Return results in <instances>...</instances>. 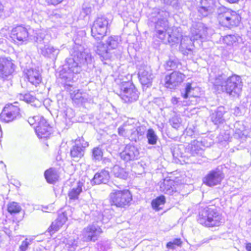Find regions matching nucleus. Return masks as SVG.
I'll return each mask as SVG.
<instances>
[{
    "label": "nucleus",
    "instance_id": "nucleus-25",
    "mask_svg": "<svg viewBox=\"0 0 251 251\" xmlns=\"http://www.w3.org/2000/svg\"><path fill=\"white\" fill-rule=\"evenodd\" d=\"M67 219V214L65 212L59 214L57 219L52 223L51 226L49 228V231L51 234L54 233L66 223Z\"/></svg>",
    "mask_w": 251,
    "mask_h": 251
},
{
    "label": "nucleus",
    "instance_id": "nucleus-5",
    "mask_svg": "<svg viewBox=\"0 0 251 251\" xmlns=\"http://www.w3.org/2000/svg\"><path fill=\"white\" fill-rule=\"evenodd\" d=\"M198 222L206 227L218 226L224 223L216 209L206 207L200 210Z\"/></svg>",
    "mask_w": 251,
    "mask_h": 251
},
{
    "label": "nucleus",
    "instance_id": "nucleus-18",
    "mask_svg": "<svg viewBox=\"0 0 251 251\" xmlns=\"http://www.w3.org/2000/svg\"><path fill=\"white\" fill-rule=\"evenodd\" d=\"M169 17V13L161 9L157 10L156 18L157 19L155 22V30H168L169 28V23L168 18Z\"/></svg>",
    "mask_w": 251,
    "mask_h": 251
},
{
    "label": "nucleus",
    "instance_id": "nucleus-7",
    "mask_svg": "<svg viewBox=\"0 0 251 251\" xmlns=\"http://www.w3.org/2000/svg\"><path fill=\"white\" fill-rule=\"evenodd\" d=\"M146 130V126H136L134 124L125 123L118 128L119 135L127 138L130 141L136 142L139 137L143 135Z\"/></svg>",
    "mask_w": 251,
    "mask_h": 251
},
{
    "label": "nucleus",
    "instance_id": "nucleus-8",
    "mask_svg": "<svg viewBox=\"0 0 251 251\" xmlns=\"http://www.w3.org/2000/svg\"><path fill=\"white\" fill-rule=\"evenodd\" d=\"M108 20L106 18L103 16L98 17L91 27L92 36L96 40H100L105 35Z\"/></svg>",
    "mask_w": 251,
    "mask_h": 251
},
{
    "label": "nucleus",
    "instance_id": "nucleus-6",
    "mask_svg": "<svg viewBox=\"0 0 251 251\" xmlns=\"http://www.w3.org/2000/svg\"><path fill=\"white\" fill-rule=\"evenodd\" d=\"M217 14L219 24L223 26L231 28L238 26L240 23V16L235 11L225 6L219 7L217 9Z\"/></svg>",
    "mask_w": 251,
    "mask_h": 251
},
{
    "label": "nucleus",
    "instance_id": "nucleus-36",
    "mask_svg": "<svg viewBox=\"0 0 251 251\" xmlns=\"http://www.w3.org/2000/svg\"><path fill=\"white\" fill-rule=\"evenodd\" d=\"M181 36H176L174 33L171 34L169 31H167V40H165L167 44L169 43L171 45H174L178 43L180 40Z\"/></svg>",
    "mask_w": 251,
    "mask_h": 251
},
{
    "label": "nucleus",
    "instance_id": "nucleus-42",
    "mask_svg": "<svg viewBox=\"0 0 251 251\" xmlns=\"http://www.w3.org/2000/svg\"><path fill=\"white\" fill-rule=\"evenodd\" d=\"M78 238L75 239H70L67 243V247L70 251H74L77 247Z\"/></svg>",
    "mask_w": 251,
    "mask_h": 251
},
{
    "label": "nucleus",
    "instance_id": "nucleus-56",
    "mask_svg": "<svg viewBox=\"0 0 251 251\" xmlns=\"http://www.w3.org/2000/svg\"><path fill=\"white\" fill-rule=\"evenodd\" d=\"M246 249L247 251H251V243H249L246 244Z\"/></svg>",
    "mask_w": 251,
    "mask_h": 251
},
{
    "label": "nucleus",
    "instance_id": "nucleus-19",
    "mask_svg": "<svg viewBox=\"0 0 251 251\" xmlns=\"http://www.w3.org/2000/svg\"><path fill=\"white\" fill-rule=\"evenodd\" d=\"M35 132L40 138H47L51 134V127L45 118H41L35 126Z\"/></svg>",
    "mask_w": 251,
    "mask_h": 251
},
{
    "label": "nucleus",
    "instance_id": "nucleus-27",
    "mask_svg": "<svg viewBox=\"0 0 251 251\" xmlns=\"http://www.w3.org/2000/svg\"><path fill=\"white\" fill-rule=\"evenodd\" d=\"M110 178L109 172L104 170L99 173L95 175L92 183L95 184H100V183L107 184L109 182Z\"/></svg>",
    "mask_w": 251,
    "mask_h": 251
},
{
    "label": "nucleus",
    "instance_id": "nucleus-31",
    "mask_svg": "<svg viewBox=\"0 0 251 251\" xmlns=\"http://www.w3.org/2000/svg\"><path fill=\"white\" fill-rule=\"evenodd\" d=\"M44 176L47 182L49 183L55 182L58 178L56 170L52 168L46 170L45 172Z\"/></svg>",
    "mask_w": 251,
    "mask_h": 251
},
{
    "label": "nucleus",
    "instance_id": "nucleus-10",
    "mask_svg": "<svg viewBox=\"0 0 251 251\" xmlns=\"http://www.w3.org/2000/svg\"><path fill=\"white\" fill-rule=\"evenodd\" d=\"M89 146L88 143L83 138L76 139L75 145L70 150V155L75 161H78L84 155L85 150Z\"/></svg>",
    "mask_w": 251,
    "mask_h": 251
},
{
    "label": "nucleus",
    "instance_id": "nucleus-48",
    "mask_svg": "<svg viewBox=\"0 0 251 251\" xmlns=\"http://www.w3.org/2000/svg\"><path fill=\"white\" fill-rule=\"evenodd\" d=\"M102 155L101 150L99 148H95L93 150V157L95 160H100Z\"/></svg>",
    "mask_w": 251,
    "mask_h": 251
},
{
    "label": "nucleus",
    "instance_id": "nucleus-40",
    "mask_svg": "<svg viewBox=\"0 0 251 251\" xmlns=\"http://www.w3.org/2000/svg\"><path fill=\"white\" fill-rule=\"evenodd\" d=\"M178 61L175 58H170L166 63L165 68L167 70H174L177 68Z\"/></svg>",
    "mask_w": 251,
    "mask_h": 251
},
{
    "label": "nucleus",
    "instance_id": "nucleus-43",
    "mask_svg": "<svg viewBox=\"0 0 251 251\" xmlns=\"http://www.w3.org/2000/svg\"><path fill=\"white\" fill-rule=\"evenodd\" d=\"M167 30H161L160 29L159 30H156V36L158 37L165 44H167V42H165V40H167Z\"/></svg>",
    "mask_w": 251,
    "mask_h": 251
},
{
    "label": "nucleus",
    "instance_id": "nucleus-58",
    "mask_svg": "<svg viewBox=\"0 0 251 251\" xmlns=\"http://www.w3.org/2000/svg\"><path fill=\"white\" fill-rule=\"evenodd\" d=\"M172 102L174 104H176L177 103V100L176 98H173L172 99Z\"/></svg>",
    "mask_w": 251,
    "mask_h": 251
},
{
    "label": "nucleus",
    "instance_id": "nucleus-49",
    "mask_svg": "<svg viewBox=\"0 0 251 251\" xmlns=\"http://www.w3.org/2000/svg\"><path fill=\"white\" fill-rule=\"evenodd\" d=\"M41 118H44L42 116H34L28 118V122L30 125H38V122L41 120Z\"/></svg>",
    "mask_w": 251,
    "mask_h": 251
},
{
    "label": "nucleus",
    "instance_id": "nucleus-47",
    "mask_svg": "<svg viewBox=\"0 0 251 251\" xmlns=\"http://www.w3.org/2000/svg\"><path fill=\"white\" fill-rule=\"evenodd\" d=\"M224 40L227 45L231 46L236 42V38L234 35H228L224 38Z\"/></svg>",
    "mask_w": 251,
    "mask_h": 251
},
{
    "label": "nucleus",
    "instance_id": "nucleus-45",
    "mask_svg": "<svg viewBox=\"0 0 251 251\" xmlns=\"http://www.w3.org/2000/svg\"><path fill=\"white\" fill-rule=\"evenodd\" d=\"M171 125L174 128L177 129L180 125V119L177 117H173L170 120Z\"/></svg>",
    "mask_w": 251,
    "mask_h": 251
},
{
    "label": "nucleus",
    "instance_id": "nucleus-28",
    "mask_svg": "<svg viewBox=\"0 0 251 251\" xmlns=\"http://www.w3.org/2000/svg\"><path fill=\"white\" fill-rule=\"evenodd\" d=\"M225 112V107H218L216 110L211 115V120L215 125L220 124L224 120L223 115Z\"/></svg>",
    "mask_w": 251,
    "mask_h": 251
},
{
    "label": "nucleus",
    "instance_id": "nucleus-24",
    "mask_svg": "<svg viewBox=\"0 0 251 251\" xmlns=\"http://www.w3.org/2000/svg\"><path fill=\"white\" fill-rule=\"evenodd\" d=\"M192 38L193 40L204 38L207 34V27L202 23H198L192 29Z\"/></svg>",
    "mask_w": 251,
    "mask_h": 251
},
{
    "label": "nucleus",
    "instance_id": "nucleus-55",
    "mask_svg": "<svg viewBox=\"0 0 251 251\" xmlns=\"http://www.w3.org/2000/svg\"><path fill=\"white\" fill-rule=\"evenodd\" d=\"M112 111H113L115 113V114H114L113 116L112 117V118L113 119H116L117 117H118L117 111L116 108L114 106H112Z\"/></svg>",
    "mask_w": 251,
    "mask_h": 251
},
{
    "label": "nucleus",
    "instance_id": "nucleus-30",
    "mask_svg": "<svg viewBox=\"0 0 251 251\" xmlns=\"http://www.w3.org/2000/svg\"><path fill=\"white\" fill-rule=\"evenodd\" d=\"M83 183L78 181L76 187L71 189L68 192V197L70 201H75L78 200L80 194L82 191Z\"/></svg>",
    "mask_w": 251,
    "mask_h": 251
},
{
    "label": "nucleus",
    "instance_id": "nucleus-20",
    "mask_svg": "<svg viewBox=\"0 0 251 251\" xmlns=\"http://www.w3.org/2000/svg\"><path fill=\"white\" fill-rule=\"evenodd\" d=\"M100 232L101 229L98 226H89L83 230V240L85 242L95 241Z\"/></svg>",
    "mask_w": 251,
    "mask_h": 251
},
{
    "label": "nucleus",
    "instance_id": "nucleus-44",
    "mask_svg": "<svg viewBox=\"0 0 251 251\" xmlns=\"http://www.w3.org/2000/svg\"><path fill=\"white\" fill-rule=\"evenodd\" d=\"M123 170L118 166H114L113 169V173L116 177L123 178L124 176L123 174Z\"/></svg>",
    "mask_w": 251,
    "mask_h": 251
},
{
    "label": "nucleus",
    "instance_id": "nucleus-26",
    "mask_svg": "<svg viewBox=\"0 0 251 251\" xmlns=\"http://www.w3.org/2000/svg\"><path fill=\"white\" fill-rule=\"evenodd\" d=\"M192 40H193L192 38L187 36L181 38L179 50L184 55H188L189 52L192 50Z\"/></svg>",
    "mask_w": 251,
    "mask_h": 251
},
{
    "label": "nucleus",
    "instance_id": "nucleus-15",
    "mask_svg": "<svg viewBox=\"0 0 251 251\" xmlns=\"http://www.w3.org/2000/svg\"><path fill=\"white\" fill-rule=\"evenodd\" d=\"M20 114V108L17 105L7 104L4 107L0 118L2 121L8 123L15 120Z\"/></svg>",
    "mask_w": 251,
    "mask_h": 251
},
{
    "label": "nucleus",
    "instance_id": "nucleus-16",
    "mask_svg": "<svg viewBox=\"0 0 251 251\" xmlns=\"http://www.w3.org/2000/svg\"><path fill=\"white\" fill-rule=\"evenodd\" d=\"M184 78V75L178 72H173L165 76L166 87L170 89H175L182 81Z\"/></svg>",
    "mask_w": 251,
    "mask_h": 251
},
{
    "label": "nucleus",
    "instance_id": "nucleus-23",
    "mask_svg": "<svg viewBox=\"0 0 251 251\" xmlns=\"http://www.w3.org/2000/svg\"><path fill=\"white\" fill-rule=\"evenodd\" d=\"M25 75L28 82L35 87H37L42 81L41 73L37 69L30 68L27 70Z\"/></svg>",
    "mask_w": 251,
    "mask_h": 251
},
{
    "label": "nucleus",
    "instance_id": "nucleus-33",
    "mask_svg": "<svg viewBox=\"0 0 251 251\" xmlns=\"http://www.w3.org/2000/svg\"><path fill=\"white\" fill-rule=\"evenodd\" d=\"M18 97L20 100H24L28 103H31L32 105L35 106L36 105V102H39L36 98L30 93H26L25 94H20Z\"/></svg>",
    "mask_w": 251,
    "mask_h": 251
},
{
    "label": "nucleus",
    "instance_id": "nucleus-1",
    "mask_svg": "<svg viewBox=\"0 0 251 251\" xmlns=\"http://www.w3.org/2000/svg\"><path fill=\"white\" fill-rule=\"evenodd\" d=\"M70 53L72 57L66 59L65 64L60 71L59 76L65 83L75 81L77 78L75 75L81 71V65L90 64L92 62V56L89 50L85 49L83 46L74 41ZM70 86V84H66Z\"/></svg>",
    "mask_w": 251,
    "mask_h": 251
},
{
    "label": "nucleus",
    "instance_id": "nucleus-54",
    "mask_svg": "<svg viewBox=\"0 0 251 251\" xmlns=\"http://www.w3.org/2000/svg\"><path fill=\"white\" fill-rule=\"evenodd\" d=\"M234 114L236 116H239L241 114V112L240 111V109L239 107H235L234 108Z\"/></svg>",
    "mask_w": 251,
    "mask_h": 251
},
{
    "label": "nucleus",
    "instance_id": "nucleus-21",
    "mask_svg": "<svg viewBox=\"0 0 251 251\" xmlns=\"http://www.w3.org/2000/svg\"><path fill=\"white\" fill-rule=\"evenodd\" d=\"M139 152L138 149L134 146L127 145L125 150L120 153V156L123 160L126 161L133 160L138 159Z\"/></svg>",
    "mask_w": 251,
    "mask_h": 251
},
{
    "label": "nucleus",
    "instance_id": "nucleus-50",
    "mask_svg": "<svg viewBox=\"0 0 251 251\" xmlns=\"http://www.w3.org/2000/svg\"><path fill=\"white\" fill-rule=\"evenodd\" d=\"M118 39L119 37L118 36L112 37L111 36V49H115L117 47Z\"/></svg>",
    "mask_w": 251,
    "mask_h": 251
},
{
    "label": "nucleus",
    "instance_id": "nucleus-39",
    "mask_svg": "<svg viewBox=\"0 0 251 251\" xmlns=\"http://www.w3.org/2000/svg\"><path fill=\"white\" fill-rule=\"evenodd\" d=\"M33 238H26L25 240L23 241L20 245L19 251H26L29 246H30L33 241Z\"/></svg>",
    "mask_w": 251,
    "mask_h": 251
},
{
    "label": "nucleus",
    "instance_id": "nucleus-22",
    "mask_svg": "<svg viewBox=\"0 0 251 251\" xmlns=\"http://www.w3.org/2000/svg\"><path fill=\"white\" fill-rule=\"evenodd\" d=\"M204 140L202 141L194 140L188 145L186 148V152L190 153L193 156L201 155L203 149V147L206 146L204 144ZM206 145V147H208Z\"/></svg>",
    "mask_w": 251,
    "mask_h": 251
},
{
    "label": "nucleus",
    "instance_id": "nucleus-13",
    "mask_svg": "<svg viewBox=\"0 0 251 251\" xmlns=\"http://www.w3.org/2000/svg\"><path fill=\"white\" fill-rule=\"evenodd\" d=\"M154 77L150 67L143 65L139 68L138 77L144 88L145 87L149 88L151 86Z\"/></svg>",
    "mask_w": 251,
    "mask_h": 251
},
{
    "label": "nucleus",
    "instance_id": "nucleus-29",
    "mask_svg": "<svg viewBox=\"0 0 251 251\" xmlns=\"http://www.w3.org/2000/svg\"><path fill=\"white\" fill-rule=\"evenodd\" d=\"M108 37L106 44H100L98 46L97 53L104 60H107L110 59V53L108 51V46H110V41Z\"/></svg>",
    "mask_w": 251,
    "mask_h": 251
},
{
    "label": "nucleus",
    "instance_id": "nucleus-41",
    "mask_svg": "<svg viewBox=\"0 0 251 251\" xmlns=\"http://www.w3.org/2000/svg\"><path fill=\"white\" fill-rule=\"evenodd\" d=\"M182 244V241L180 238H176L172 241H170L167 244L166 247L167 248L171 249H174L176 246H180Z\"/></svg>",
    "mask_w": 251,
    "mask_h": 251
},
{
    "label": "nucleus",
    "instance_id": "nucleus-35",
    "mask_svg": "<svg viewBox=\"0 0 251 251\" xmlns=\"http://www.w3.org/2000/svg\"><path fill=\"white\" fill-rule=\"evenodd\" d=\"M174 182L172 180L165 181L163 186H161V188L165 193L169 194H172L174 190L173 186H174Z\"/></svg>",
    "mask_w": 251,
    "mask_h": 251
},
{
    "label": "nucleus",
    "instance_id": "nucleus-59",
    "mask_svg": "<svg viewBox=\"0 0 251 251\" xmlns=\"http://www.w3.org/2000/svg\"><path fill=\"white\" fill-rule=\"evenodd\" d=\"M117 137V136L116 135H113L111 137L113 138V139H115Z\"/></svg>",
    "mask_w": 251,
    "mask_h": 251
},
{
    "label": "nucleus",
    "instance_id": "nucleus-46",
    "mask_svg": "<svg viewBox=\"0 0 251 251\" xmlns=\"http://www.w3.org/2000/svg\"><path fill=\"white\" fill-rule=\"evenodd\" d=\"M74 94H72V97L73 100H78L82 102L84 101V98L83 94H82L80 90H77L76 92L74 91Z\"/></svg>",
    "mask_w": 251,
    "mask_h": 251
},
{
    "label": "nucleus",
    "instance_id": "nucleus-12",
    "mask_svg": "<svg viewBox=\"0 0 251 251\" xmlns=\"http://www.w3.org/2000/svg\"><path fill=\"white\" fill-rule=\"evenodd\" d=\"M216 3V0H201L200 5L197 7L199 19L211 15L215 10Z\"/></svg>",
    "mask_w": 251,
    "mask_h": 251
},
{
    "label": "nucleus",
    "instance_id": "nucleus-34",
    "mask_svg": "<svg viewBox=\"0 0 251 251\" xmlns=\"http://www.w3.org/2000/svg\"><path fill=\"white\" fill-rule=\"evenodd\" d=\"M146 137L149 144L154 145L156 144L158 137L153 129L150 128L148 130Z\"/></svg>",
    "mask_w": 251,
    "mask_h": 251
},
{
    "label": "nucleus",
    "instance_id": "nucleus-11",
    "mask_svg": "<svg viewBox=\"0 0 251 251\" xmlns=\"http://www.w3.org/2000/svg\"><path fill=\"white\" fill-rule=\"evenodd\" d=\"M224 178V175L219 168L211 170L202 178L203 184L209 187L220 184Z\"/></svg>",
    "mask_w": 251,
    "mask_h": 251
},
{
    "label": "nucleus",
    "instance_id": "nucleus-51",
    "mask_svg": "<svg viewBox=\"0 0 251 251\" xmlns=\"http://www.w3.org/2000/svg\"><path fill=\"white\" fill-rule=\"evenodd\" d=\"M164 3L167 4L172 5L174 7H176L178 5V0H163Z\"/></svg>",
    "mask_w": 251,
    "mask_h": 251
},
{
    "label": "nucleus",
    "instance_id": "nucleus-3",
    "mask_svg": "<svg viewBox=\"0 0 251 251\" xmlns=\"http://www.w3.org/2000/svg\"><path fill=\"white\" fill-rule=\"evenodd\" d=\"M123 75L115 79L113 83V92L120 96L126 102L136 101L139 93L134 85L130 81L125 80Z\"/></svg>",
    "mask_w": 251,
    "mask_h": 251
},
{
    "label": "nucleus",
    "instance_id": "nucleus-57",
    "mask_svg": "<svg viewBox=\"0 0 251 251\" xmlns=\"http://www.w3.org/2000/svg\"><path fill=\"white\" fill-rule=\"evenodd\" d=\"M226 0L230 3H233L237 2L239 0Z\"/></svg>",
    "mask_w": 251,
    "mask_h": 251
},
{
    "label": "nucleus",
    "instance_id": "nucleus-32",
    "mask_svg": "<svg viewBox=\"0 0 251 251\" xmlns=\"http://www.w3.org/2000/svg\"><path fill=\"white\" fill-rule=\"evenodd\" d=\"M165 202L166 199L165 196L161 195L152 201L151 205L154 209L158 211L162 209Z\"/></svg>",
    "mask_w": 251,
    "mask_h": 251
},
{
    "label": "nucleus",
    "instance_id": "nucleus-17",
    "mask_svg": "<svg viewBox=\"0 0 251 251\" xmlns=\"http://www.w3.org/2000/svg\"><path fill=\"white\" fill-rule=\"evenodd\" d=\"M14 65L10 57L0 58V78H5L14 72Z\"/></svg>",
    "mask_w": 251,
    "mask_h": 251
},
{
    "label": "nucleus",
    "instance_id": "nucleus-52",
    "mask_svg": "<svg viewBox=\"0 0 251 251\" xmlns=\"http://www.w3.org/2000/svg\"><path fill=\"white\" fill-rule=\"evenodd\" d=\"M91 12V8L89 7H83L81 11V14L85 17L86 15H88Z\"/></svg>",
    "mask_w": 251,
    "mask_h": 251
},
{
    "label": "nucleus",
    "instance_id": "nucleus-14",
    "mask_svg": "<svg viewBox=\"0 0 251 251\" xmlns=\"http://www.w3.org/2000/svg\"><path fill=\"white\" fill-rule=\"evenodd\" d=\"M28 29L23 25H18L13 28L11 30V37L14 41H17L21 44L26 43L29 38Z\"/></svg>",
    "mask_w": 251,
    "mask_h": 251
},
{
    "label": "nucleus",
    "instance_id": "nucleus-53",
    "mask_svg": "<svg viewBox=\"0 0 251 251\" xmlns=\"http://www.w3.org/2000/svg\"><path fill=\"white\" fill-rule=\"evenodd\" d=\"M63 0H46L49 4L57 5L61 2Z\"/></svg>",
    "mask_w": 251,
    "mask_h": 251
},
{
    "label": "nucleus",
    "instance_id": "nucleus-4",
    "mask_svg": "<svg viewBox=\"0 0 251 251\" xmlns=\"http://www.w3.org/2000/svg\"><path fill=\"white\" fill-rule=\"evenodd\" d=\"M50 36L45 30L38 31L34 37L38 53L47 58L55 59L60 50L50 44Z\"/></svg>",
    "mask_w": 251,
    "mask_h": 251
},
{
    "label": "nucleus",
    "instance_id": "nucleus-2",
    "mask_svg": "<svg viewBox=\"0 0 251 251\" xmlns=\"http://www.w3.org/2000/svg\"><path fill=\"white\" fill-rule=\"evenodd\" d=\"M213 83L214 89L218 93L226 92L234 97H239L242 91L241 79L238 75H233L226 78L224 75H219Z\"/></svg>",
    "mask_w": 251,
    "mask_h": 251
},
{
    "label": "nucleus",
    "instance_id": "nucleus-60",
    "mask_svg": "<svg viewBox=\"0 0 251 251\" xmlns=\"http://www.w3.org/2000/svg\"><path fill=\"white\" fill-rule=\"evenodd\" d=\"M0 164H2V161H0Z\"/></svg>",
    "mask_w": 251,
    "mask_h": 251
},
{
    "label": "nucleus",
    "instance_id": "nucleus-37",
    "mask_svg": "<svg viewBox=\"0 0 251 251\" xmlns=\"http://www.w3.org/2000/svg\"><path fill=\"white\" fill-rule=\"evenodd\" d=\"M7 210L11 214H16L21 210V207L18 203L12 202L8 204Z\"/></svg>",
    "mask_w": 251,
    "mask_h": 251
},
{
    "label": "nucleus",
    "instance_id": "nucleus-9",
    "mask_svg": "<svg viewBox=\"0 0 251 251\" xmlns=\"http://www.w3.org/2000/svg\"><path fill=\"white\" fill-rule=\"evenodd\" d=\"M111 200L116 206L124 207L131 201L132 195L128 190H114L111 193Z\"/></svg>",
    "mask_w": 251,
    "mask_h": 251
},
{
    "label": "nucleus",
    "instance_id": "nucleus-38",
    "mask_svg": "<svg viewBox=\"0 0 251 251\" xmlns=\"http://www.w3.org/2000/svg\"><path fill=\"white\" fill-rule=\"evenodd\" d=\"M193 90L191 84L190 83H186L184 89L181 91V96L184 99H187L189 97H193V94H192Z\"/></svg>",
    "mask_w": 251,
    "mask_h": 251
}]
</instances>
